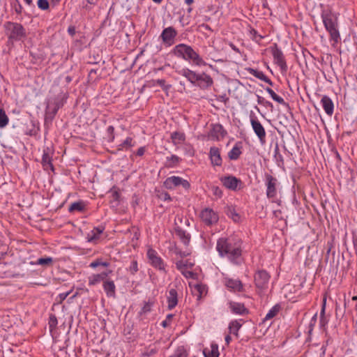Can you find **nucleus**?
<instances>
[{
  "label": "nucleus",
  "instance_id": "nucleus-19",
  "mask_svg": "<svg viewBox=\"0 0 357 357\" xmlns=\"http://www.w3.org/2000/svg\"><path fill=\"white\" fill-rule=\"evenodd\" d=\"M321 104L326 114L332 116L334 111V104L332 100L327 96H324L321 99Z\"/></svg>",
  "mask_w": 357,
  "mask_h": 357
},
{
  "label": "nucleus",
  "instance_id": "nucleus-6",
  "mask_svg": "<svg viewBox=\"0 0 357 357\" xmlns=\"http://www.w3.org/2000/svg\"><path fill=\"white\" fill-rule=\"evenodd\" d=\"M271 53L273 56L274 62L280 67L281 72L286 73L288 68L284 54L276 44L271 48Z\"/></svg>",
  "mask_w": 357,
  "mask_h": 357
},
{
  "label": "nucleus",
  "instance_id": "nucleus-50",
  "mask_svg": "<svg viewBox=\"0 0 357 357\" xmlns=\"http://www.w3.org/2000/svg\"><path fill=\"white\" fill-rule=\"evenodd\" d=\"M213 195L218 198H220L222 196V190L218 186H213L211 188Z\"/></svg>",
  "mask_w": 357,
  "mask_h": 357
},
{
  "label": "nucleus",
  "instance_id": "nucleus-35",
  "mask_svg": "<svg viewBox=\"0 0 357 357\" xmlns=\"http://www.w3.org/2000/svg\"><path fill=\"white\" fill-rule=\"evenodd\" d=\"M53 258L50 257H41L37 259L35 262H31L33 265H40L43 266H50L52 265Z\"/></svg>",
  "mask_w": 357,
  "mask_h": 357
},
{
  "label": "nucleus",
  "instance_id": "nucleus-58",
  "mask_svg": "<svg viewBox=\"0 0 357 357\" xmlns=\"http://www.w3.org/2000/svg\"><path fill=\"white\" fill-rule=\"evenodd\" d=\"M68 32L69 33L70 35L74 36L75 33V28L73 26H69L68 29Z\"/></svg>",
  "mask_w": 357,
  "mask_h": 357
},
{
  "label": "nucleus",
  "instance_id": "nucleus-39",
  "mask_svg": "<svg viewBox=\"0 0 357 357\" xmlns=\"http://www.w3.org/2000/svg\"><path fill=\"white\" fill-rule=\"evenodd\" d=\"M9 122V119L3 109H0V128H5Z\"/></svg>",
  "mask_w": 357,
  "mask_h": 357
},
{
  "label": "nucleus",
  "instance_id": "nucleus-54",
  "mask_svg": "<svg viewBox=\"0 0 357 357\" xmlns=\"http://www.w3.org/2000/svg\"><path fill=\"white\" fill-rule=\"evenodd\" d=\"M173 317V314H168L166 317V320L163 321L161 324V325L163 326V327H167L168 324H167V321L168 320H171L172 318Z\"/></svg>",
  "mask_w": 357,
  "mask_h": 357
},
{
  "label": "nucleus",
  "instance_id": "nucleus-37",
  "mask_svg": "<svg viewBox=\"0 0 357 357\" xmlns=\"http://www.w3.org/2000/svg\"><path fill=\"white\" fill-rule=\"evenodd\" d=\"M241 324L237 320H234L231 321L229 325V333H233L236 337H238V332L239 329L241 328Z\"/></svg>",
  "mask_w": 357,
  "mask_h": 357
},
{
  "label": "nucleus",
  "instance_id": "nucleus-28",
  "mask_svg": "<svg viewBox=\"0 0 357 357\" xmlns=\"http://www.w3.org/2000/svg\"><path fill=\"white\" fill-rule=\"evenodd\" d=\"M175 233L185 245H188L190 241V235L180 227L175 229Z\"/></svg>",
  "mask_w": 357,
  "mask_h": 357
},
{
  "label": "nucleus",
  "instance_id": "nucleus-17",
  "mask_svg": "<svg viewBox=\"0 0 357 357\" xmlns=\"http://www.w3.org/2000/svg\"><path fill=\"white\" fill-rule=\"evenodd\" d=\"M225 284L228 289L234 291H242L243 289V284L239 280L225 278Z\"/></svg>",
  "mask_w": 357,
  "mask_h": 357
},
{
  "label": "nucleus",
  "instance_id": "nucleus-25",
  "mask_svg": "<svg viewBox=\"0 0 357 357\" xmlns=\"http://www.w3.org/2000/svg\"><path fill=\"white\" fill-rule=\"evenodd\" d=\"M247 70L250 75L258 78L259 79L265 82L271 86L273 85L272 81L268 77H266L262 71L251 68H248Z\"/></svg>",
  "mask_w": 357,
  "mask_h": 357
},
{
  "label": "nucleus",
  "instance_id": "nucleus-26",
  "mask_svg": "<svg viewBox=\"0 0 357 357\" xmlns=\"http://www.w3.org/2000/svg\"><path fill=\"white\" fill-rule=\"evenodd\" d=\"M242 144L241 142H236L233 146L231 150L228 153V157L231 160H237L242 153Z\"/></svg>",
  "mask_w": 357,
  "mask_h": 357
},
{
  "label": "nucleus",
  "instance_id": "nucleus-32",
  "mask_svg": "<svg viewBox=\"0 0 357 357\" xmlns=\"http://www.w3.org/2000/svg\"><path fill=\"white\" fill-rule=\"evenodd\" d=\"M136 142L134 141V139L130 137H128L121 144H120L118 146V150L119 151H123V150H128L130 148L135 146Z\"/></svg>",
  "mask_w": 357,
  "mask_h": 357
},
{
  "label": "nucleus",
  "instance_id": "nucleus-43",
  "mask_svg": "<svg viewBox=\"0 0 357 357\" xmlns=\"http://www.w3.org/2000/svg\"><path fill=\"white\" fill-rule=\"evenodd\" d=\"M57 324H58V321H57V319H56V316L54 314H51L50 317V319H49V322H48L50 331H52L56 328Z\"/></svg>",
  "mask_w": 357,
  "mask_h": 357
},
{
  "label": "nucleus",
  "instance_id": "nucleus-14",
  "mask_svg": "<svg viewBox=\"0 0 357 357\" xmlns=\"http://www.w3.org/2000/svg\"><path fill=\"white\" fill-rule=\"evenodd\" d=\"M63 105V102L61 98L56 97L49 100L47 108V114L54 117L57 113L58 110Z\"/></svg>",
  "mask_w": 357,
  "mask_h": 357
},
{
  "label": "nucleus",
  "instance_id": "nucleus-62",
  "mask_svg": "<svg viewBox=\"0 0 357 357\" xmlns=\"http://www.w3.org/2000/svg\"><path fill=\"white\" fill-rule=\"evenodd\" d=\"M317 314H315L313 316V317L312 318V319H311V322H310V326H312L314 325V324H315V322H316V321H317Z\"/></svg>",
  "mask_w": 357,
  "mask_h": 357
},
{
  "label": "nucleus",
  "instance_id": "nucleus-8",
  "mask_svg": "<svg viewBox=\"0 0 357 357\" xmlns=\"http://www.w3.org/2000/svg\"><path fill=\"white\" fill-rule=\"evenodd\" d=\"M177 34L176 30L173 26H169L162 30L160 38L163 43L169 47L174 45Z\"/></svg>",
  "mask_w": 357,
  "mask_h": 357
},
{
  "label": "nucleus",
  "instance_id": "nucleus-53",
  "mask_svg": "<svg viewBox=\"0 0 357 357\" xmlns=\"http://www.w3.org/2000/svg\"><path fill=\"white\" fill-rule=\"evenodd\" d=\"M181 273L186 278H191L193 277V273L190 271H183L181 272Z\"/></svg>",
  "mask_w": 357,
  "mask_h": 357
},
{
  "label": "nucleus",
  "instance_id": "nucleus-42",
  "mask_svg": "<svg viewBox=\"0 0 357 357\" xmlns=\"http://www.w3.org/2000/svg\"><path fill=\"white\" fill-rule=\"evenodd\" d=\"M227 214L229 217L232 218V220L234 222H238L241 219L240 215L238 213L235 211V209L233 207H229L227 209Z\"/></svg>",
  "mask_w": 357,
  "mask_h": 357
},
{
  "label": "nucleus",
  "instance_id": "nucleus-11",
  "mask_svg": "<svg viewBox=\"0 0 357 357\" xmlns=\"http://www.w3.org/2000/svg\"><path fill=\"white\" fill-rule=\"evenodd\" d=\"M201 220L207 225H212L218 220V215L211 208H206L200 213Z\"/></svg>",
  "mask_w": 357,
  "mask_h": 357
},
{
  "label": "nucleus",
  "instance_id": "nucleus-7",
  "mask_svg": "<svg viewBox=\"0 0 357 357\" xmlns=\"http://www.w3.org/2000/svg\"><path fill=\"white\" fill-rule=\"evenodd\" d=\"M164 185L167 189H173L176 187L181 185L184 189L187 190L190 188V183L179 176H172L166 178Z\"/></svg>",
  "mask_w": 357,
  "mask_h": 357
},
{
  "label": "nucleus",
  "instance_id": "nucleus-2",
  "mask_svg": "<svg viewBox=\"0 0 357 357\" xmlns=\"http://www.w3.org/2000/svg\"><path fill=\"white\" fill-rule=\"evenodd\" d=\"M173 54L197 66H206V62L193 48L186 44L176 45L172 50Z\"/></svg>",
  "mask_w": 357,
  "mask_h": 357
},
{
  "label": "nucleus",
  "instance_id": "nucleus-47",
  "mask_svg": "<svg viewBox=\"0 0 357 357\" xmlns=\"http://www.w3.org/2000/svg\"><path fill=\"white\" fill-rule=\"evenodd\" d=\"M101 277L96 275H93L91 277L89 278V285H96V284L101 282Z\"/></svg>",
  "mask_w": 357,
  "mask_h": 357
},
{
  "label": "nucleus",
  "instance_id": "nucleus-15",
  "mask_svg": "<svg viewBox=\"0 0 357 357\" xmlns=\"http://www.w3.org/2000/svg\"><path fill=\"white\" fill-rule=\"evenodd\" d=\"M213 84V79L211 77L205 73H202L198 75L197 81L196 86H198L201 89H207Z\"/></svg>",
  "mask_w": 357,
  "mask_h": 357
},
{
  "label": "nucleus",
  "instance_id": "nucleus-59",
  "mask_svg": "<svg viewBox=\"0 0 357 357\" xmlns=\"http://www.w3.org/2000/svg\"><path fill=\"white\" fill-rule=\"evenodd\" d=\"M229 46H230V47H231L234 51H235V52H237V53H240V50H239V49H238L236 45H234L233 43H230V44H229Z\"/></svg>",
  "mask_w": 357,
  "mask_h": 357
},
{
  "label": "nucleus",
  "instance_id": "nucleus-16",
  "mask_svg": "<svg viewBox=\"0 0 357 357\" xmlns=\"http://www.w3.org/2000/svg\"><path fill=\"white\" fill-rule=\"evenodd\" d=\"M209 157L213 166L220 167L222 164V159L220 155V151L215 146L211 147Z\"/></svg>",
  "mask_w": 357,
  "mask_h": 357
},
{
  "label": "nucleus",
  "instance_id": "nucleus-18",
  "mask_svg": "<svg viewBox=\"0 0 357 357\" xmlns=\"http://www.w3.org/2000/svg\"><path fill=\"white\" fill-rule=\"evenodd\" d=\"M167 307L169 310L174 309L178 304V293L177 291L172 288L169 290L167 296Z\"/></svg>",
  "mask_w": 357,
  "mask_h": 357
},
{
  "label": "nucleus",
  "instance_id": "nucleus-21",
  "mask_svg": "<svg viewBox=\"0 0 357 357\" xmlns=\"http://www.w3.org/2000/svg\"><path fill=\"white\" fill-rule=\"evenodd\" d=\"M42 164L45 169H51L53 171L54 167L52 163V156L50 154V149L47 148L44 149L42 157Z\"/></svg>",
  "mask_w": 357,
  "mask_h": 357
},
{
  "label": "nucleus",
  "instance_id": "nucleus-36",
  "mask_svg": "<svg viewBox=\"0 0 357 357\" xmlns=\"http://www.w3.org/2000/svg\"><path fill=\"white\" fill-rule=\"evenodd\" d=\"M326 303V298L324 297L321 310V312H320L319 324H320L321 327H324L328 323V320L325 317Z\"/></svg>",
  "mask_w": 357,
  "mask_h": 357
},
{
  "label": "nucleus",
  "instance_id": "nucleus-12",
  "mask_svg": "<svg viewBox=\"0 0 357 357\" xmlns=\"http://www.w3.org/2000/svg\"><path fill=\"white\" fill-rule=\"evenodd\" d=\"M270 275L264 270L258 271L255 275V282L256 287L259 289L267 288Z\"/></svg>",
  "mask_w": 357,
  "mask_h": 357
},
{
  "label": "nucleus",
  "instance_id": "nucleus-41",
  "mask_svg": "<svg viewBox=\"0 0 357 357\" xmlns=\"http://www.w3.org/2000/svg\"><path fill=\"white\" fill-rule=\"evenodd\" d=\"M181 159L176 155H172L170 157L167 158V166L173 167L176 166L179 162Z\"/></svg>",
  "mask_w": 357,
  "mask_h": 357
},
{
  "label": "nucleus",
  "instance_id": "nucleus-24",
  "mask_svg": "<svg viewBox=\"0 0 357 357\" xmlns=\"http://www.w3.org/2000/svg\"><path fill=\"white\" fill-rule=\"evenodd\" d=\"M229 307L231 312L236 314L243 315L248 313V310L245 305L241 303L230 302Z\"/></svg>",
  "mask_w": 357,
  "mask_h": 357
},
{
  "label": "nucleus",
  "instance_id": "nucleus-48",
  "mask_svg": "<svg viewBox=\"0 0 357 357\" xmlns=\"http://www.w3.org/2000/svg\"><path fill=\"white\" fill-rule=\"evenodd\" d=\"M37 5L40 9L43 10H47L50 6L47 0H38Z\"/></svg>",
  "mask_w": 357,
  "mask_h": 357
},
{
  "label": "nucleus",
  "instance_id": "nucleus-4",
  "mask_svg": "<svg viewBox=\"0 0 357 357\" xmlns=\"http://www.w3.org/2000/svg\"><path fill=\"white\" fill-rule=\"evenodd\" d=\"M324 27L330 34V40L335 45L340 42L341 38L338 30L337 17L331 13L324 12L321 15Z\"/></svg>",
  "mask_w": 357,
  "mask_h": 357
},
{
  "label": "nucleus",
  "instance_id": "nucleus-23",
  "mask_svg": "<svg viewBox=\"0 0 357 357\" xmlns=\"http://www.w3.org/2000/svg\"><path fill=\"white\" fill-rule=\"evenodd\" d=\"M226 134L227 132L221 124L217 123L213 125L212 129L211 130V135L213 137L219 139V138L224 137Z\"/></svg>",
  "mask_w": 357,
  "mask_h": 357
},
{
  "label": "nucleus",
  "instance_id": "nucleus-51",
  "mask_svg": "<svg viewBox=\"0 0 357 357\" xmlns=\"http://www.w3.org/2000/svg\"><path fill=\"white\" fill-rule=\"evenodd\" d=\"M151 310V305L149 303H146L142 307L140 314H146L149 312Z\"/></svg>",
  "mask_w": 357,
  "mask_h": 357
},
{
  "label": "nucleus",
  "instance_id": "nucleus-10",
  "mask_svg": "<svg viewBox=\"0 0 357 357\" xmlns=\"http://www.w3.org/2000/svg\"><path fill=\"white\" fill-rule=\"evenodd\" d=\"M265 184L266 186V196L268 198H274L277 195L278 180L271 174H266Z\"/></svg>",
  "mask_w": 357,
  "mask_h": 357
},
{
  "label": "nucleus",
  "instance_id": "nucleus-27",
  "mask_svg": "<svg viewBox=\"0 0 357 357\" xmlns=\"http://www.w3.org/2000/svg\"><path fill=\"white\" fill-rule=\"evenodd\" d=\"M103 289L108 297L115 296L116 286L114 281L106 280L103 282Z\"/></svg>",
  "mask_w": 357,
  "mask_h": 357
},
{
  "label": "nucleus",
  "instance_id": "nucleus-57",
  "mask_svg": "<svg viewBox=\"0 0 357 357\" xmlns=\"http://www.w3.org/2000/svg\"><path fill=\"white\" fill-rule=\"evenodd\" d=\"M70 294V291L62 293L59 294V297L61 300H64L67 298V296Z\"/></svg>",
  "mask_w": 357,
  "mask_h": 357
},
{
  "label": "nucleus",
  "instance_id": "nucleus-56",
  "mask_svg": "<svg viewBox=\"0 0 357 357\" xmlns=\"http://www.w3.org/2000/svg\"><path fill=\"white\" fill-rule=\"evenodd\" d=\"M15 10L18 14L22 13V7L18 1H17V4L15 6Z\"/></svg>",
  "mask_w": 357,
  "mask_h": 357
},
{
  "label": "nucleus",
  "instance_id": "nucleus-5",
  "mask_svg": "<svg viewBox=\"0 0 357 357\" xmlns=\"http://www.w3.org/2000/svg\"><path fill=\"white\" fill-rule=\"evenodd\" d=\"M147 257L150 264L155 268L166 273V265L163 259L159 256L158 253L153 248H149L147 250Z\"/></svg>",
  "mask_w": 357,
  "mask_h": 357
},
{
  "label": "nucleus",
  "instance_id": "nucleus-61",
  "mask_svg": "<svg viewBox=\"0 0 357 357\" xmlns=\"http://www.w3.org/2000/svg\"><path fill=\"white\" fill-rule=\"evenodd\" d=\"M90 6H95L98 0H86Z\"/></svg>",
  "mask_w": 357,
  "mask_h": 357
},
{
  "label": "nucleus",
  "instance_id": "nucleus-13",
  "mask_svg": "<svg viewBox=\"0 0 357 357\" xmlns=\"http://www.w3.org/2000/svg\"><path fill=\"white\" fill-rule=\"evenodd\" d=\"M250 123L255 133L259 138V141L262 143L264 142L266 133L262 124L259 122L256 116L250 117Z\"/></svg>",
  "mask_w": 357,
  "mask_h": 357
},
{
  "label": "nucleus",
  "instance_id": "nucleus-60",
  "mask_svg": "<svg viewBox=\"0 0 357 357\" xmlns=\"http://www.w3.org/2000/svg\"><path fill=\"white\" fill-rule=\"evenodd\" d=\"M97 275L101 277V280L102 281L107 277L108 273L103 272V273H101L97 274Z\"/></svg>",
  "mask_w": 357,
  "mask_h": 357
},
{
  "label": "nucleus",
  "instance_id": "nucleus-55",
  "mask_svg": "<svg viewBox=\"0 0 357 357\" xmlns=\"http://www.w3.org/2000/svg\"><path fill=\"white\" fill-rule=\"evenodd\" d=\"M146 149L144 146L139 148L136 152L137 155L142 156L145 153Z\"/></svg>",
  "mask_w": 357,
  "mask_h": 357
},
{
  "label": "nucleus",
  "instance_id": "nucleus-52",
  "mask_svg": "<svg viewBox=\"0 0 357 357\" xmlns=\"http://www.w3.org/2000/svg\"><path fill=\"white\" fill-rule=\"evenodd\" d=\"M114 128L112 126H109L107 128V132L109 135V139L111 141H113L114 139Z\"/></svg>",
  "mask_w": 357,
  "mask_h": 357
},
{
  "label": "nucleus",
  "instance_id": "nucleus-31",
  "mask_svg": "<svg viewBox=\"0 0 357 357\" xmlns=\"http://www.w3.org/2000/svg\"><path fill=\"white\" fill-rule=\"evenodd\" d=\"M171 139L172 140V143L174 145L178 146L185 142V135L183 132L176 131L171 134Z\"/></svg>",
  "mask_w": 357,
  "mask_h": 357
},
{
  "label": "nucleus",
  "instance_id": "nucleus-3",
  "mask_svg": "<svg viewBox=\"0 0 357 357\" xmlns=\"http://www.w3.org/2000/svg\"><path fill=\"white\" fill-rule=\"evenodd\" d=\"M3 29L9 43L23 41L26 38V29L20 23L6 22L3 24Z\"/></svg>",
  "mask_w": 357,
  "mask_h": 357
},
{
  "label": "nucleus",
  "instance_id": "nucleus-40",
  "mask_svg": "<svg viewBox=\"0 0 357 357\" xmlns=\"http://www.w3.org/2000/svg\"><path fill=\"white\" fill-rule=\"evenodd\" d=\"M192 265H193L192 264L188 262V261H183V260L178 261L176 263V268L178 270H179L181 272L185 271L186 269V268H188V267H192Z\"/></svg>",
  "mask_w": 357,
  "mask_h": 357
},
{
  "label": "nucleus",
  "instance_id": "nucleus-20",
  "mask_svg": "<svg viewBox=\"0 0 357 357\" xmlns=\"http://www.w3.org/2000/svg\"><path fill=\"white\" fill-rule=\"evenodd\" d=\"M105 228L103 227H98L93 228L87 234L86 239L88 242L96 243Z\"/></svg>",
  "mask_w": 357,
  "mask_h": 357
},
{
  "label": "nucleus",
  "instance_id": "nucleus-64",
  "mask_svg": "<svg viewBox=\"0 0 357 357\" xmlns=\"http://www.w3.org/2000/svg\"><path fill=\"white\" fill-rule=\"evenodd\" d=\"M185 1V3L188 5H191L193 2H194V0H184Z\"/></svg>",
  "mask_w": 357,
  "mask_h": 357
},
{
  "label": "nucleus",
  "instance_id": "nucleus-46",
  "mask_svg": "<svg viewBox=\"0 0 357 357\" xmlns=\"http://www.w3.org/2000/svg\"><path fill=\"white\" fill-rule=\"evenodd\" d=\"M250 33L252 36V39L256 41L257 43H259L260 40L264 38L262 36L259 34L257 31L254 29H252L250 31Z\"/></svg>",
  "mask_w": 357,
  "mask_h": 357
},
{
  "label": "nucleus",
  "instance_id": "nucleus-38",
  "mask_svg": "<svg viewBox=\"0 0 357 357\" xmlns=\"http://www.w3.org/2000/svg\"><path fill=\"white\" fill-rule=\"evenodd\" d=\"M265 90L271 96L273 100L281 105H286V102H284V99L282 97L277 95L273 89H271L269 87H267L266 88Z\"/></svg>",
  "mask_w": 357,
  "mask_h": 357
},
{
  "label": "nucleus",
  "instance_id": "nucleus-63",
  "mask_svg": "<svg viewBox=\"0 0 357 357\" xmlns=\"http://www.w3.org/2000/svg\"><path fill=\"white\" fill-rule=\"evenodd\" d=\"M225 339L226 344L228 345L231 340V336L229 335H227L225 336Z\"/></svg>",
  "mask_w": 357,
  "mask_h": 357
},
{
  "label": "nucleus",
  "instance_id": "nucleus-22",
  "mask_svg": "<svg viewBox=\"0 0 357 357\" xmlns=\"http://www.w3.org/2000/svg\"><path fill=\"white\" fill-rule=\"evenodd\" d=\"M180 75L185 77L191 84L195 85L199 74L188 68H183L180 71Z\"/></svg>",
  "mask_w": 357,
  "mask_h": 357
},
{
  "label": "nucleus",
  "instance_id": "nucleus-29",
  "mask_svg": "<svg viewBox=\"0 0 357 357\" xmlns=\"http://www.w3.org/2000/svg\"><path fill=\"white\" fill-rule=\"evenodd\" d=\"M193 294L197 297V300H200L203 295L206 294L207 287L202 284H197L192 289Z\"/></svg>",
  "mask_w": 357,
  "mask_h": 357
},
{
  "label": "nucleus",
  "instance_id": "nucleus-9",
  "mask_svg": "<svg viewBox=\"0 0 357 357\" xmlns=\"http://www.w3.org/2000/svg\"><path fill=\"white\" fill-rule=\"evenodd\" d=\"M220 181L224 187L233 191L237 190L238 185L242 184L241 179L232 175L221 176Z\"/></svg>",
  "mask_w": 357,
  "mask_h": 357
},
{
  "label": "nucleus",
  "instance_id": "nucleus-44",
  "mask_svg": "<svg viewBox=\"0 0 357 357\" xmlns=\"http://www.w3.org/2000/svg\"><path fill=\"white\" fill-rule=\"evenodd\" d=\"M169 357H188L186 351L183 347H179L175 353Z\"/></svg>",
  "mask_w": 357,
  "mask_h": 357
},
{
  "label": "nucleus",
  "instance_id": "nucleus-34",
  "mask_svg": "<svg viewBox=\"0 0 357 357\" xmlns=\"http://www.w3.org/2000/svg\"><path fill=\"white\" fill-rule=\"evenodd\" d=\"M280 310V306L279 305H274L266 314L265 317L263 319V322L266 323L267 321L271 320L273 317H275Z\"/></svg>",
  "mask_w": 357,
  "mask_h": 357
},
{
  "label": "nucleus",
  "instance_id": "nucleus-45",
  "mask_svg": "<svg viewBox=\"0 0 357 357\" xmlns=\"http://www.w3.org/2000/svg\"><path fill=\"white\" fill-rule=\"evenodd\" d=\"M109 264L106 262V261H102L100 259H98L93 261H92L91 264H90V267L91 268H96L99 266H104V267H107L109 266Z\"/></svg>",
  "mask_w": 357,
  "mask_h": 357
},
{
  "label": "nucleus",
  "instance_id": "nucleus-30",
  "mask_svg": "<svg viewBox=\"0 0 357 357\" xmlns=\"http://www.w3.org/2000/svg\"><path fill=\"white\" fill-rule=\"evenodd\" d=\"M203 354L204 357H219L218 345L215 343L211 344V349H204Z\"/></svg>",
  "mask_w": 357,
  "mask_h": 357
},
{
  "label": "nucleus",
  "instance_id": "nucleus-49",
  "mask_svg": "<svg viewBox=\"0 0 357 357\" xmlns=\"http://www.w3.org/2000/svg\"><path fill=\"white\" fill-rule=\"evenodd\" d=\"M129 271L132 275H135L138 271V265L137 261L133 260L131 262L130 266L129 267Z\"/></svg>",
  "mask_w": 357,
  "mask_h": 357
},
{
  "label": "nucleus",
  "instance_id": "nucleus-1",
  "mask_svg": "<svg viewBox=\"0 0 357 357\" xmlns=\"http://www.w3.org/2000/svg\"><path fill=\"white\" fill-rule=\"evenodd\" d=\"M242 244L236 236H224L217 241L216 250L220 257L226 258L233 265L241 266L244 261Z\"/></svg>",
  "mask_w": 357,
  "mask_h": 357
},
{
  "label": "nucleus",
  "instance_id": "nucleus-33",
  "mask_svg": "<svg viewBox=\"0 0 357 357\" xmlns=\"http://www.w3.org/2000/svg\"><path fill=\"white\" fill-rule=\"evenodd\" d=\"M85 206L86 205L83 201H79L72 203L69 206L68 211L70 213L75 211L82 212L84 211Z\"/></svg>",
  "mask_w": 357,
  "mask_h": 357
}]
</instances>
